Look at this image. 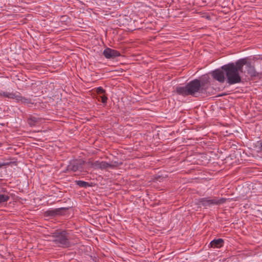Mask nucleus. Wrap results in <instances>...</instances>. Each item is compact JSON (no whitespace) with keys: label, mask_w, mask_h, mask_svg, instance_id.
Instances as JSON below:
<instances>
[{"label":"nucleus","mask_w":262,"mask_h":262,"mask_svg":"<svg viewBox=\"0 0 262 262\" xmlns=\"http://www.w3.org/2000/svg\"><path fill=\"white\" fill-rule=\"evenodd\" d=\"M176 91V92L179 95L184 96L189 95V92H188L187 85L185 86L177 87Z\"/></svg>","instance_id":"nucleus-9"},{"label":"nucleus","mask_w":262,"mask_h":262,"mask_svg":"<svg viewBox=\"0 0 262 262\" xmlns=\"http://www.w3.org/2000/svg\"><path fill=\"white\" fill-rule=\"evenodd\" d=\"M75 183L79 187H83V188H86L88 187H90L91 186L88 182H84L83 181H80V180L76 181Z\"/></svg>","instance_id":"nucleus-15"},{"label":"nucleus","mask_w":262,"mask_h":262,"mask_svg":"<svg viewBox=\"0 0 262 262\" xmlns=\"http://www.w3.org/2000/svg\"><path fill=\"white\" fill-rule=\"evenodd\" d=\"M103 55L106 58H114L120 55V53L117 50L110 48H106L103 51Z\"/></svg>","instance_id":"nucleus-7"},{"label":"nucleus","mask_w":262,"mask_h":262,"mask_svg":"<svg viewBox=\"0 0 262 262\" xmlns=\"http://www.w3.org/2000/svg\"><path fill=\"white\" fill-rule=\"evenodd\" d=\"M224 73L225 72L223 70L217 69L213 71L212 76L215 80L220 82L223 83L225 80Z\"/></svg>","instance_id":"nucleus-6"},{"label":"nucleus","mask_w":262,"mask_h":262,"mask_svg":"<svg viewBox=\"0 0 262 262\" xmlns=\"http://www.w3.org/2000/svg\"><path fill=\"white\" fill-rule=\"evenodd\" d=\"M5 165V164H0V167H1L2 166Z\"/></svg>","instance_id":"nucleus-20"},{"label":"nucleus","mask_w":262,"mask_h":262,"mask_svg":"<svg viewBox=\"0 0 262 262\" xmlns=\"http://www.w3.org/2000/svg\"><path fill=\"white\" fill-rule=\"evenodd\" d=\"M226 201L225 198L217 199L214 198L210 199V198H204L199 200V203L204 206L207 207L211 205H219L224 203Z\"/></svg>","instance_id":"nucleus-3"},{"label":"nucleus","mask_w":262,"mask_h":262,"mask_svg":"<svg viewBox=\"0 0 262 262\" xmlns=\"http://www.w3.org/2000/svg\"><path fill=\"white\" fill-rule=\"evenodd\" d=\"M100 97H101V102L103 103H105L107 102V97L106 96L103 95V96H101Z\"/></svg>","instance_id":"nucleus-19"},{"label":"nucleus","mask_w":262,"mask_h":262,"mask_svg":"<svg viewBox=\"0 0 262 262\" xmlns=\"http://www.w3.org/2000/svg\"><path fill=\"white\" fill-rule=\"evenodd\" d=\"M260 76L262 77V73H260Z\"/></svg>","instance_id":"nucleus-21"},{"label":"nucleus","mask_w":262,"mask_h":262,"mask_svg":"<svg viewBox=\"0 0 262 262\" xmlns=\"http://www.w3.org/2000/svg\"><path fill=\"white\" fill-rule=\"evenodd\" d=\"M224 241L222 238H218L212 241L210 245L212 248H219L223 246Z\"/></svg>","instance_id":"nucleus-10"},{"label":"nucleus","mask_w":262,"mask_h":262,"mask_svg":"<svg viewBox=\"0 0 262 262\" xmlns=\"http://www.w3.org/2000/svg\"><path fill=\"white\" fill-rule=\"evenodd\" d=\"M121 164L117 161L112 162L111 163H108L104 161L100 162L96 161L92 163V166L95 169H104L107 168H113L118 167Z\"/></svg>","instance_id":"nucleus-4"},{"label":"nucleus","mask_w":262,"mask_h":262,"mask_svg":"<svg viewBox=\"0 0 262 262\" xmlns=\"http://www.w3.org/2000/svg\"><path fill=\"white\" fill-rule=\"evenodd\" d=\"M28 122L31 126H35L37 122V119L35 117H32L28 119Z\"/></svg>","instance_id":"nucleus-17"},{"label":"nucleus","mask_w":262,"mask_h":262,"mask_svg":"<svg viewBox=\"0 0 262 262\" xmlns=\"http://www.w3.org/2000/svg\"><path fill=\"white\" fill-rule=\"evenodd\" d=\"M84 162L82 160H75L70 162L68 169L73 171H76L82 168Z\"/></svg>","instance_id":"nucleus-8"},{"label":"nucleus","mask_w":262,"mask_h":262,"mask_svg":"<svg viewBox=\"0 0 262 262\" xmlns=\"http://www.w3.org/2000/svg\"><path fill=\"white\" fill-rule=\"evenodd\" d=\"M1 95H3L5 97L11 98V99H15L17 101V98L19 97V94H17L14 93H9V92H3V94H1Z\"/></svg>","instance_id":"nucleus-12"},{"label":"nucleus","mask_w":262,"mask_h":262,"mask_svg":"<svg viewBox=\"0 0 262 262\" xmlns=\"http://www.w3.org/2000/svg\"><path fill=\"white\" fill-rule=\"evenodd\" d=\"M19 98H17V102H21L24 104H29L32 103L31 100L29 98L22 97L19 94Z\"/></svg>","instance_id":"nucleus-14"},{"label":"nucleus","mask_w":262,"mask_h":262,"mask_svg":"<svg viewBox=\"0 0 262 262\" xmlns=\"http://www.w3.org/2000/svg\"><path fill=\"white\" fill-rule=\"evenodd\" d=\"M63 208L55 209L54 210H48L46 213L49 216H54L56 215L59 214L60 211L63 209Z\"/></svg>","instance_id":"nucleus-13"},{"label":"nucleus","mask_w":262,"mask_h":262,"mask_svg":"<svg viewBox=\"0 0 262 262\" xmlns=\"http://www.w3.org/2000/svg\"><path fill=\"white\" fill-rule=\"evenodd\" d=\"M246 63L245 59H241L235 63H230L221 67L222 70L225 72L227 82L229 84H234L241 81L239 72H243V67Z\"/></svg>","instance_id":"nucleus-1"},{"label":"nucleus","mask_w":262,"mask_h":262,"mask_svg":"<svg viewBox=\"0 0 262 262\" xmlns=\"http://www.w3.org/2000/svg\"><path fill=\"white\" fill-rule=\"evenodd\" d=\"M245 64H246V68L247 69L248 74L250 76H256V72L254 67L252 66L250 64H247V62Z\"/></svg>","instance_id":"nucleus-11"},{"label":"nucleus","mask_w":262,"mask_h":262,"mask_svg":"<svg viewBox=\"0 0 262 262\" xmlns=\"http://www.w3.org/2000/svg\"><path fill=\"white\" fill-rule=\"evenodd\" d=\"M260 147H261V148H262V142H261V144H260Z\"/></svg>","instance_id":"nucleus-22"},{"label":"nucleus","mask_w":262,"mask_h":262,"mask_svg":"<svg viewBox=\"0 0 262 262\" xmlns=\"http://www.w3.org/2000/svg\"><path fill=\"white\" fill-rule=\"evenodd\" d=\"M187 86L189 95L195 96L201 89V84L200 80L195 79L187 83Z\"/></svg>","instance_id":"nucleus-5"},{"label":"nucleus","mask_w":262,"mask_h":262,"mask_svg":"<svg viewBox=\"0 0 262 262\" xmlns=\"http://www.w3.org/2000/svg\"><path fill=\"white\" fill-rule=\"evenodd\" d=\"M96 92L99 94H104L105 91L102 87H98L96 89Z\"/></svg>","instance_id":"nucleus-18"},{"label":"nucleus","mask_w":262,"mask_h":262,"mask_svg":"<svg viewBox=\"0 0 262 262\" xmlns=\"http://www.w3.org/2000/svg\"><path fill=\"white\" fill-rule=\"evenodd\" d=\"M53 237L54 238L53 241L59 247L68 248L71 245L65 231L54 233Z\"/></svg>","instance_id":"nucleus-2"},{"label":"nucleus","mask_w":262,"mask_h":262,"mask_svg":"<svg viewBox=\"0 0 262 262\" xmlns=\"http://www.w3.org/2000/svg\"><path fill=\"white\" fill-rule=\"evenodd\" d=\"M10 197L8 195H5L4 194H0V203H3L6 202H7Z\"/></svg>","instance_id":"nucleus-16"}]
</instances>
